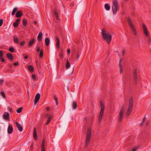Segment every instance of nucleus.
Masks as SVG:
<instances>
[{
  "mask_svg": "<svg viewBox=\"0 0 151 151\" xmlns=\"http://www.w3.org/2000/svg\"><path fill=\"white\" fill-rule=\"evenodd\" d=\"M142 124H143V123H141V124H140V126H142Z\"/></svg>",
  "mask_w": 151,
  "mask_h": 151,
  "instance_id": "59",
  "label": "nucleus"
},
{
  "mask_svg": "<svg viewBox=\"0 0 151 151\" xmlns=\"http://www.w3.org/2000/svg\"><path fill=\"white\" fill-rule=\"evenodd\" d=\"M32 77L33 79H35L36 78V76L35 74H33L32 76Z\"/></svg>",
  "mask_w": 151,
  "mask_h": 151,
  "instance_id": "49",
  "label": "nucleus"
},
{
  "mask_svg": "<svg viewBox=\"0 0 151 151\" xmlns=\"http://www.w3.org/2000/svg\"><path fill=\"white\" fill-rule=\"evenodd\" d=\"M7 58L9 60H13V57L12 54L10 53H7L6 55Z\"/></svg>",
  "mask_w": 151,
  "mask_h": 151,
  "instance_id": "13",
  "label": "nucleus"
},
{
  "mask_svg": "<svg viewBox=\"0 0 151 151\" xmlns=\"http://www.w3.org/2000/svg\"><path fill=\"white\" fill-rule=\"evenodd\" d=\"M27 23V20L26 19H24L22 20V24L24 26H26Z\"/></svg>",
  "mask_w": 151,
  "mask_h": 151,
  "instance_id": "30",
  "label": "nucleus"
},
{
  "mask_svg": "<svg viewBox=\"0 0 151 151\" xmlns=\"http://www.w3.org/2000/svg\"><path fill=\"white\" fill-rule=\"evenodd\" d=\"M43 56V51L42 49L40 50L39 54V57L40 58H42Z\"/></svg>",
  "mask_w": 151,
  "mask_h": 151,
  "instance_id": "31",
  "label": "nucleus"
},
{
  "mask_svg": "<svg viewBox=\"0 0 151 151\" xmlns=\"http://www.w3.org/2000/svg\"><path fill=\"white\" fill-rule=\"evenodd\" d=\"M150 52H151V50H150Z\"/></svg>",
  "mask_w": 151,
  "mask_h": 151,
  "instance_id": "62",
  "label": "nucleus"
},
{
  "mask_svg": "<svg viewBox=\"0 0 151 151\" xmlns=\"http://www.w3.org/2000/svg\"><path fill=\"white\" fill-rule=\"evenodd\" d=\"M46 116L48 118L46 123H50L51 121V119L52 118V116L49 114H46Z\"/></svg>",
  "mask_w": 151,
  "mask_h": 151,
  "instance_id": "21",
  "label": "nucleus"
},
{
  "mask_svg": "<svg viewBox=\"0 0 151 151\" xmlns=\"http://www.w3.org/2000/svg\"><path fill=\"white\" fill-rule=\"evenodd\" d=\"M105 8L107 10H109L110 9V6L107 4H106L105 5Z\"/></svg>",
  "mask_w": 151,
  "mask_h": 151,
  "instance_id": "26",
  "label": "nucleus"
},
{
  "mask_svg": "<svg viewBox=\"0 0 151 151\" xmlns=\"http://www.w3.org/2000/svg\"><path fill=\"white\" fill-rule=\"evenodd\" d=\"M0 94L2 95V96L4 98H6V97L5 94L4 92V91H1L0 92Z\"/></svg>",
  "mask_w": 151,
  "mask_h": 151,
  "instance_id": "34",
  "label": "nucleus"
},
{
  "mask_svg": "<svg viewBox=\"0 0 151 151\" xmlns=\"http://www.w3.org/2000/svg\"><path fill=\"white\" fill-rule=\"evenodd\" d=\"M42 34L41 32H40L37 37V40L39 41H41L42 38Z\"/></svg>",
  "mask_w": 151,
  "mask_h": 151,
  "instance_id": "19",
  "label": "nucleus"
},
{
  "mask_svg": "<svg viewBox=\"0 0 151 151\" xmlns=\"http://www.w3.org/2000/svg\"><path fill=\"white\" fill-rule=\"evenodd\" d=\"M138 147L135 146L132 149V151H136V150L138 149Z\"/></svg>",
  "mask_w": 151,
  "mask_h": 151,
  "instance_id": "38",
  "label": "nucleus"
},
{
  "mask_svg": "<svg viewBox=\"0 0 151 151\" xmlns=\"http://www.w3.org/2000/svg\"><path fill=\"white\" fill-rule=\"evenodd\" d=\"M8 133L9 134H11L13 132V128L11 124L9 125L8 129H7Z\"/></svg>",
  "mask_w": 151,
  "mask_h": 151,
  "instance_id": "11",
  "label": "nucleus"
},
{
  "mask_svg": "<svg viewBox=\"0 0 151 151\" xmlns=\"http://www.w3.org/2000/svg\"><path fill=\"white\" fill-rule=\"evenodd\" d=\"M70 63L68 61V60H67L66 61V64L65 66L66 68H70Z\"/></svg>",
  "mask_w": 151,
  "mask_h": 151,
  "instance_id": "32",
  "label": "nucleus"
},
{
  "mask_svg": "<svg viewBox=\"0 0 151 151\" xmlns=\"http://www.w3.org/2000/svg\"><path fill=\"white\" fill-rule=\"evenodd\" d=\"M124 111L125 110L124 107L122 106L119 112V120L120 122H121L122 120L124 112Z\"/></svg>",
  "mask_w": 151,
  "mask_h": 151,
  "instance_id": "7",
  "label": "nucleus"
},
{
  "mask_svg": "<svg viewBox=\"0 0 151 151\" xmlns=\"http://www.w3.org/2000/svg\"><path fill=\"white\" fill-rule=\"evenodd\" d=\"M3 54L2 50L0 51V58L3 57Z\"/></svg>",
  "mask_w": 151,
  "mask_h": 151,
  "instance_id": "40",
  "label": "nucleus"
},
{
  "mask_svg": "<svg viewBox=\"0 0 151 151\" xmlns=\"http://www.w3.org/2000/svg\"><path fill=\"white\" fill-rule=\"evenodd\" d=\"M67 52L68 54H69L70 53V50L69 49H67Z\"/></svg>",
  "mask_w": 151,
  "mask_h": 151,
  "instance_id": "51",
  "label": "nucleus"
},
{
  "mask_svg": "<svg viewBox=\"0 0 151 151\" xmlns=\"http://www.w3.org/2000/svg\"><path fill=\"white\" fill-rule=\"evenodd\" d=\"M142 28L144 30V33L146 36L148 35V32L146 25L144 24H142Z\"/></svg>",
  "mask_w": 151,
  "mask_h": 151,
  "instance_id": "10",
  "label": "nucleus"
},
{
  "mask_svg": "<svg viewBox=\"0 0 151 151\" xmlns=\"http://www.w3.org/2000/svg\"><path fill=\"white\" fill-rule=\"evenodd\" d=\"M53 13L54 15H55L57 19L58 20V14L57 13V11L55 9H54Z\"/></svg>",
  "mask_w": 151,
  "mask_h": 151,
  "instance_id": "22",
  "label": "nucleus"
},
{
  "mask_svg": "<svg viewBox=\"0 0 151 151\" xmlns=\"http://www.w3.org/2000/svg\"><path fill=\"white\" fill-rule=\"evenodd\" d=\"M9 50L10 52H13L14 51V49L13 47H11L9 49Z\"/></svg>",
  "mask_w": 151,
  "mask_h": 151,
  "instance_id": "36",
  "label": "nucleus"
},
{
  "mask_svg": "<svg viewBox=\"0 0 151 151\" xmlns=\"http://www.w3.org/2000/svg\"><path fill=\"white\" fill-rule=\"evenodd\" d=\"M59 57L60 59H62L63 58V54L62 53H60L59 55Z\"/></svg>",
  "mask_w": 151,
  "mask_h": 151,
  "instance_id": "42",
  "label": "nucleus"
},
{
  "mask_svg": "<svg viewBox=\"0 0 151 151\" xmlns=\"http://www.w3.org/2000/svg\"><path fill=\"white\" fill-rule=\"evenodd\" d=\"M49 123H46V124H48Z\"/></svg>",
  "mask_w": 151,
  "mask_h": 151,
  "instance_id": "60",
  "label": "nucleus"
},
{
  "mask_svg": "<svg viewBox=\"0 0 151 151\" xmlns=\"http://www.w3.org/2000/svg\"><path fill=\"white\" fill-rule=\"evenodd\" d=\"M23 15V12L21 10L17 11L16 14V17L17 18H19L22 17Z\"/></svg>",
  "mask_w": 151,
  "mask_h": 151,
  "instance_id": "12",
  "label": "nucleus"
},
{
  "mask_svg": "<svg viewBox=\"0 0 151 151\" xmlns=\"http://www.w3.org/2000/svg\"><path fill=\"white\" fill-rule=\"evenodd\" d=\"M146 119V118L145 116L144 117V118L142 119V123H144V122H145Z\"/></svg>",
  "mask_w": 151,
  "mask_h": 151,
  "instance_id": "47",
  "label": "nucleus"
},
{
  "mask_svg": "<svg viewBox=\"0 0 151 151\" xmlns=\"http://www.w3.org/2000/svg\"><path fill=\"white\" fill-rule=\"evenodd\" d=\"M33 136L34 139H37V132L35 128H34L33 132Z\"/></svg>",
  "mask_w": 151,
  "mask_h": 151,
  "instance_id": "20",
  "label": "nucleus"
},
{
  "mask_svg": "<svg viewBox=\"0 0 151 151\" xmlns=\"http://www.w3.org/2000/svg\"><path fill=\"white\" fill-rule=\"evenodd\" d=\"M101 34L104 40H106L108 44H109L112 40L111 34L109 32H107L104 29L102 30Z\"/></svg>",
  "mask_w": 151,
  "mask_h": 151,
  "instance_id": "1",
  "label": "nucleus"
},
{
  "mask_svg": "<svg viewBox=\"0 0 151 151\" xmlns=\"http://www.w3.org/2000/svg\"><path fill=\"white\" fill-rule=\"evenodd\" d=\"M9 67L10 68H12V66L11 65H9Z\"/></svg>",
  "mask_w": 151,
  "mask_h": 151,
  "instance_id": "58",
  "label": "nucleus"
},
{
  "mask_svg": "<svg viewBox=\"0 0 151 151\" xmlns=\"http://www.w3.org/2000/svg\"><path fill=\"white\" fill-rule=\"evenodd\" d=\"M133 76L134 78V81L135 82H136L138 76L137 75V70L136 69H134V71L133 73Z\"/></svg>",
  "mask_w": 151,
  "mask_h": 151,
  "instance_id": "9",
  "label": "nucleus"
},
{
  "mask_svg": "<svg viewBox=\"0 0 151 151\" xmlns=\"http://www.w3.org/2000/svg\"><path fill=\"white\" fill-rule=\"evenodd\" d=\"M9 111L11 112H12V108H9Z\"/></svg>",
  "mask_w": 151,
  "mask_h": 151,
  "instance_id": "54",
  "label": "nucleus"
},
{
  "mask_svg": "<svg viewBox=\"0 0 151 151\" xmlns=\"http://www.w3.org/2000/svg\"><path fill=\"white\" fill-rule=\"evenodd\" d=\"M112 9L113 14H115L118 9V2L117 0H114L113 1Z\"/></svg>",
  "mask_w": 151,
  "mask_h": 151,
  "instance_id": "5",
  "label": "nucleus"
},
{
  "mask_svg": "<svg viewBox=\"0 0 151 151\" xmlns=\"http://www.w3.org/2000/svg\"><path fill=\"white\" fill-rule=\"evenodd\" d=\"M3 23V20L2 19H0V27L1 26Z\"/></svg>",
  "mask_w": 151,
  "mask_h": 151,
  "instance_id": "41",
  "label": "nucleus"
},
{
  "mask_svg": "<svg viewBox=\"0 0 151 151\" xmlns=\"http://www.w3.org/2000/svg\"><path fill=\"white\" fill-rule=\"evenodd\" d=\"M124 53H125V51H124V50H122V55L123 56H124Z\"/></svg>",
  "mask_w": 151,
  "mask_h": 151,
  "instance_id": "52",
  "label": "nucleus"
},
{
  "mask_svg": "<svg viewBox=\"0 0 151 151\" xmlns=\"http://www.w3.org/2000/svg\"><path fill=\"white\" fill-rule=\"evenodd\" d=\"M34 41L35 39L34 38L31 40L28 43V47H32L34 42Z\"/></svg>",
  "mask_w": 151,
  "mask_h": 151,
  "instance_id": "15",
  "label": "nucleus"
},
{
  "mask_svg": "<svg viewBox=\"0 0 151 151\" xmlns=\"http://www.w3.org/2000/svg\"><path fill=\"white\" fill-rule=\"evenodd\" d=\"M40 47L39 46H38L37 47V52H39L40 51Z\"/></svg>",
  "mask_w": 151,
  "mask_h": 151,
  "instance_id": "48",
  "label": "nucleus"
},
{
  "mask_svg": "<svg viewBox=\"0 0 151 151\" xmlns=\"http://www.w3.org/2000/svg\"><path fill=\"white\" fill-rule=\"evenodd\" d=\"M80 56V55L79 54V53L78 52V51L77 54V56H76V58L77 60H78L79 59Z\"/></svg>",
  "mask_w": 151,
  "mask_h": 151,
  "instance_id": "43",
  "label": "nucleus"
},
{
  "mask_svg": "<svg viewBox=\"0 0 151 151\" xmlns=\"http://www.w3.org/2000/svg\"><path fill=\"white\" fill-rule=\"evenodd\" d=\"M120 63H121V61H120H120H119V67H120V73H122V66L121 65Z\"/></svg>",
  "mask_w": 151,
  "mask_h": 151,
  "instance_id": "37",
  "label": "nucleus"
},
{
  "mask_svg": "<svg viewBox=\"0 0 151 151\" xmlns=\"http://www.w3.org/2000/svg\"><path fill=\"white\" fill-rule=\"evenodd\" d=\"M19 23L16 22L13 23V25L14 27H18Z\"/></svg>",
  "mask_w": 151,
  "mask_h": 151,
  "instance_id": "35",
  "label": "nucleus"
},
{
  "mask_svg": "<svg viewBox=\"0 0 151 151\" xmlns=\"http://www.w3.org/2000/svg\"><path fill=\"white\" fill-rule=\"evenodd\" d=\"M17 7H15L14 8L12 12V15H14L15 13V12H17Z\"/></svg>",
  "mask_w": 151,
  "mask_h": 151,
  "instance_id": "27",
  "label": "nucleus"
},
{
  "mask_svg": "<svg viewBox=\"0 0 151 151\" xmlns=\"http://www.w3.org/2000/svg\"><path fill=\"white\" fill-rule=\"evenodd\" d=\"M127 22L128 24V25L130 27L131 29L133 32L134 34L135 35H137V32L136 30V29L134 27V25L133 24L131 19L129 17L127 20Z\"/></svg>",
  "mask_w": 151,
  "mask_h": 151,
  "instance_id": "6",
  "label": "nucleus"
},
{
  "mask_svg": "<svg viewBox=\"0 0 151 151\" xmlns=\"http://www.w3.org/2000/svg\"><path fill=\"white\" fill-rule=\"evenodd\" d=\"M33 23H34V24H37V22H36V21H34V22Z\"/></svg>",
  "mask_w": 151,
  "mask_h": 151,
  "instance_id": "57",
  "label": "nucleus"
},
{
  "mask_svg": "<svg viewBox=\"0 0 151 151\" xmlns=\"http://www.w3.org/2000/svg\"><path fill=\"white\" fill-rule=\"evenodd\" d=\"M101 110L99 117L98 121L99 122H101L103 116V114L105 109L104 105L103 102L101 101H100Z\"/></svg>",
  "mask_w": 151,
  "mask_h": 151,
  "instance_id": "3",
  "label": "nucleus"
},
{
  "mask_svg": "<svg viewBox=\"0 0 151 151\" xmlns=\"http://www.w3.org/2000/svg\"><path fill=\"white\" fill-rule=\"evenodd\" d=\"M84 120L86 121L87 120V117H86L84 119Z\"/></svg>",
  "mask_w": 151,
  "mask_h": 151,
  "instance_id": "56",
  "label": "nucleus"
},
{
  "mask_svg": "<svg viewBox=\"0 0 151 151\" xmlns=\"http://www.w3.org/2000/svg\"><path fill=\"white\" fill-rule=\"evenodd\" d=\"M16 126L18 130L20 132L22 131L23 130V128L21 125L19 123H16Z\"/></svg>",
  "mask_w": 151,
  "mask_h": 151,
  "instance_id": "16",
  "label": "nucleus"
},
{
  "mask_svg": "<svg viewBox=\"0 0 151 151\" xmlns=\"http://www.w3.org/2000/svg\"><path fill=\"white\" fill-rule=\"evenodd\" d=\"M20 19H17L16 20V22H17V23H18V22L20 21Z\"/></svg>",
  "mask_w": 151,
  "mask_h": 151,
  "instance_id": "50",
  "label": "nucleus"
},
{
  "mask_svg": "<svg viewBox=\"0 0 151 151\" xmlns=\"http://www.w3.org/2000/svg\"><path fill=\"white\" fill-rule=\"evenodd\" d=\"M49 109H50V108L49 107H47L46 108V109L47 111H48L49 110Z\"/></svg>",
  "mask_w": 151,
  "mask_h": 151,
  "instance_id": "55",
  "label": "nucleus"
},
{
  "mask_svg": "<svg viewBox=\"0 0 151 151\" xmlns=\"http://www.w3.org/2000/svg\"><path fill=\"white\" fill-rule=\"evenodd\" d=\"M91 135V129L90 128H88L86 140V143L84 146L85 148H86L88 145L90 140Z\"/></svg>",
  "mask_w": 151,
  "mask_h": 151,
  "instance_id": "4",
  "label": "nucleus"
},
{
  "mask_svg": "<svg viewBox=\"0 0 151 151\" xmlns=\"http://www.w3.org/2000/svg\"><path fill=\"white\" fill-rule=\"evenodd\" d=\"M125 1H128V0H125Z\"/></svg>",
  "mask_w": 151,
  "mask_h": 151,
  "instance_id": "61",
  "label": "nucleus"
},
{
  "mask_svg": "<svg viewBox=\"0 0 151 151\" xmlns=\"http://www.w3.org/2000/svg\"><path fill=\"white\" fill-rule=\"evenodd\" d=\"M0 58V60L1 62H4L5 61L3 57H1Z\"/></svg>",
  "mask_w": 151,
  "mask_h": 151,
  "instance_id": "45",
  "label": "nucleus"
},
{
  "mask_svg": "<svg viewBox=\"0 0 151 151\" xmlns=\"http://www.w3.org/2000/svg\"><path fill=\"white\" fill-rule=\"evenodd\" d=\"M40 98V94L39 93H37L35 97V99L34 100V104L35 105L37 104V103L39 101Z\"/></svg>",
  "mask_w": 151,
  "mask_h": 151,
  "instance_id": "8",
  "label": "nucleus"
},
{
  "mask_svg": "<svg viewBox=\"0 0 151 151\" xmlns=\"http://www.w3.org/2000/svg\"><path fill=\"white\" fill-rule=\"evenodd\" d=\"M56 41L57 42L56 44V47L57 49L59 50L60 48V41L58 37H57L56 38Z\"/></svg>",
  "mask_w": 151,
  "mask_h": 151,
  "instance_id": "14",
  "label": "nucleus"
},
{
  "mask_svg": "<svg viewBox=\"0 0 151 151\" xmlns=\"http://www.w3.org/2000/svg\"><path fill=\"white\" fill-rule=\"evenodd\" d=\"M22 107H20L19 108H18L17 110V112L18 113H20L22 109Z\"/></svg>",
  "mask_w": 151,
  "mask_h": 151,
  "instance_id": "33",
  "label": "nucleus"
},
{
  "mask_svg": "<svg viewBox=\"0 0 151 151\" xmlns=\"http://www.w3.org/2000/svg\"><path fill=\"white\" fill-rule=\"evenodd\" d=\"M14 42L16 43H19V39L16 36V37H14Z\"/></svg>",
  "mask_w": 151,
  "mask_h": 151,
  "instance_id": "28",
  "label": "nucleus"
},
{
  "mask_svg": "<svg viewBox=\"0 0 151 151\" xmlns=\"http://www.w3.org/2000/svg\"><path fill=\"white\" fill-rule=\"evenodd\" d=\"M28 55H27L26 56L24 57V58L25 59H27L28 58Z\"/></svg>",
  "mask_w": 151,
  "mask_h": 151,
  "instance_id": "53",
  "label": "nucleus"
},
{
  "mask_svg": "<svg viewBox=\"0 0 151 151\" xmlns=\"http://www.w3.org/2000/svg\"><path fill=\"white\" fill-rule=\"evenodd\" d=\"M77 104L76 102H74L73 104V108L74 109H76L77 108Z\"/></svg>",
  "mask_w": 151,
  "mask_h": 151,
  "instance_id": "25",
  "label": "nucleus"
},
{
  "mask_svg": "<svg viewBox=\"0 0 151 151\" xmlns=\"http://www.w3.org/2000/svg\"><path fill=\"white\" fill-rule=\"evenodd\" d=\"M133 106V99L132 97H131L129 102V105L126 114L125 116L126 117H128L132 111Z\"/></svg>",
  "mask_w": 151,
  "mask_h": 151,
  "instance_id": "2",
  "label": "nucleus"
},
{
  "mask_svg": "<svg viewBox=\"0 0 151 151\" xmlns=\"http://www.w3.org/2000/svg\"><path fill=\"white\" fill-rule=\"evenodd\" d=\"M54 99L55 101L56 105H58V100L57 97L56 96H53Z\"/></svg>",
  "mask_w": 151,
  "mask_h": 151,
  "instance_id": "29",
  "label": "nucleus"
},
{
  "mask_svg": "<svg viewBox=\"0 0 151 151\" xmlns=\"http://www.w3.org/2000/svg\"><path fill=\"white\" fill-rule=\"evenodd\" d=\"M4 81L2 79H0V85H1L3 83Z\"/></svg>",
  "mask_w": 151,
  "mask_h": 151,
  "instance_id": "46",
  "label": "nucleus"
},
{
  "mask_svg": "<svg viewBox=\"0 0 151 151\" xmlns=\"http://www.w3.org/2000/svg\"><path fill=\"white\" fill-rule=\"evenodd\" d=\"M3 117L5 120H8L9 119V114L8 112H6L5 114H4Z\"/></svg>",
  "mask_w": 151,
  "mask_h": 151,
  "instance_id": "17",
  "label": "nucleus"
},
{
  "mask_svg": "<svg viewBox=\"0 0 151 151\" xmlns=\"http://www.w3.org/2000/svg\"><path fill=\"white\" fill-rule=\"evenodd\" d=\"M25 43V41H23L20 44V45L21 46H24Z\"/></svg>",
  "mask_w": 151,
  "mask_h": 151,
  "instance_id": "39",
  "label": "nucleus"
},
{
  "mask_svg": "<svg viewBox=\"0 0 151 151\" xmlns=\"http://www.w3.org/2000/svg\"><path fill=\"white\" fill-rule=\"evenodd\" d=\"M13 64L15 66H17L19 65V63L17 62L14 63Z\"/></svg>",
  "mask_w": 151,
  "mask_h": 151,
  "instance_id": "44",
  "label": "nucleus"
},
{
  "mask_svg": "<svg viewBox=\"0 0 151 151\" xmlns=\"http://www.w3.org/2000/svg\"><path fill=\"white\" fill-rule=\"evenodd\" d=\"M45 42L46 45L48 46L49 45L50 39L49 38H47L45 39Z\"/></svg>",
  "mask_w": 151,
  "mask_h": 151,
  "instance_id": "23",
  "label": "nucleus"
},
{
  "mask_svg": "<svg viewBox=\"0 0 151 151\" xmlns=\"http://www.w3.org/2000/svg\"><path fill=\"white\" fill-rule=\"evenodd\" d=\"M28 70L31 72H32L34 71V69L32 65L28 66Z\"/></svg>",
  "mask_w": 151,
  "mask_h": 151,
  "instance_id": "24",
  "label": "nucleus"
},
{
  "mask_svg": "<svg viewBox=\"0 0 151 151\" xmlns=\"http://www.w3.org/2000/svg\"><path fill=\"white\" fill-rule=\"evenodd\" d=\"M45 140L43 139L42 141L41 146V151H45Z\"/></svg>",
  "mask_w": 151,
  "mask_h": 151,
  "instance_id": "18",
  "label": "nucleus"
}]
</instances>
